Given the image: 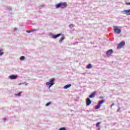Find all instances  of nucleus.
<instances>
[{
	"label": "nucleus",
	"instance_id": "f257e3e1",
	"mask_svg": "<svg viewBox=\"0 0 130 130\" xmlns=\"http://www.w3.org/2000/svg\"><path fill=\"white\" fill-rule=\"evenodd\" d=\"M54 78H52L51 79L49 80V82H47L46 83V85L47 86H49V89H50V87L52 86H53V85H54Z\"/></svg>",
	"mask_w": 130,
	"mask_h": 130
},
{
	"label": "nucleus",
	"instance_id": "f03ea898",
	"mask_svg": "<svg viewBox=\"0 0 130 130\" xmlns=\"http://www.w3.org/2000/svg\"><path fill=\"white\" fill-rule=\"evenodd\" d=\"M118 28V26H114V31L117 34H120L121 33V29Z\"/></svg>",
	"mask_w": 130,
	"mask_h": 130
},
{
	"label": "nucleus",
	"instance_id": "7ed1b4c3",
	"mask_svg": "<svg viewBox=\"0 0 130 130\" xmlns=\"http://www.w3.org/2000/svg\"><path fill=\"white\" fill-rule=\"evenodd\" d=\"M125 44V42L124 41H122L118 45L117 48L118 49L121 48L123 46H124Z\"/></svg>",
	"mask_w": 130,
	"mask_h": 130
},
{
	"label": "nucleus",
	"instance_id": "20e7f679",
	"mask_svg": "<svg viewBox=\"0 0 130 130\" xmlns=\"http://www.w3.org/2000/svg\"><path fill=\"white\" fill-rule=\"evenodd\" d=\"M113 53V50L112 49L109 50L108 51H107L106 52V55H111L112 53Z\"/></svg>",
	"mask_w": 130,
	"mask_h": 130
},
{
	"label": "nucleus",
	"instance_id": "39448f33",
	"mask_svg": "<svg viewBox=\"0 0 130 130\" xmlns=\"http://www.w3.org/2000/svg\"><path fill=\"white\" fill-rule=\"evenodd\" d=\"M123 12L124 13V14L125 15H127V16H129L130 15V9H129V10H124Z\"/></svg>",
	"mask_w": 130,
	"mask_h": 130
},
{
	"label": "nucleus",
	"instance_id": "423d86ee",
	"mask_svg": "<svg viewBox=\"0 0 130 130\" xmlns=\"http://www.w3.org/2000/svg\"><path fill=\"white\" fill-rule=\"evenodd\" d=\"M91 103H92V101L90 99H86V106H89Z\"/></svg>",
	"mask_w": 130,
	"mask_h": 130
},
{
	"label": "nucleus",
	"instance_id": "0eeeda50",
	"mask_svg": "<svg viewBox=\"0 0 130 130\" xmlns=\"http://www.w3.org/2000/svg\"><path fill=\"white\" fill-rule=\"evenodd\" d=\"M95 95H96V91H94L89 96V98H94Z\"/></svg>",
	"mask_w": 130,
	"mask_h": 130
},
{
	"label": "nucleus",
	"instance_id": "6e6552de",
	"mask_svg": "<svg viewBox=\"0 0 130 130\" xmlns=\"http://www.w3.org/2000/svg\"><path fill=\"white\" fill-rule=\"evenodd\" d=\"M60 35H61V34H58L57 35H52V37L54 39H55V38H57V37H59V36H60Z\"/></svg>",
	"mask_w": 130,
	"mask_h": 130
},
{
	"label": "nucleus",
	"instance_id": "1a4fd4ad",
	"mask_svg": "<svg viewBox=\"0 0 130 130\" xmlns=\"http://www.w3.org/2000/svg\"><path fill=\"white\" fill-rule=\"evenodd\" d=\"M9 79H11V80H15L17 79V76L15 75H11L9 76Z\"/></svg>",
	"mask_w": 130,
	"mask_h": 130
},
{
	"label": "nucleus",
	"instance_id": "9d476101",
	"mask_svg": "<svg viewBox=\"0 0 130 130\" xmlns=\"http://www.w3.org/2000/svg\"><path fill=\"white\" fill-rule=\"evenodd\" d=\"M60 8H61V9H64L66 8V3H60Z\"/></svg>",
	"mask_w": 130,
	"mask_h": 130
},
{
	"label": "nucleus",
	"instance_id": "9b49d317",
	"mask_svg": "<svg viewBox=\"0 0 130 130\" xmlns=\"http://www.w3.org/2000/svg\"><path fill=\"white\" fill-rule=\"evenodd\" d=\"M36 31H37V30L36 29H31L30 30H27V33H31V32H36Z\"/></svg>",
	"mask_w": 130,
	"mask_h": 130
},
{
	"label": "nucleus",
	"instance_id": "f8f14e48",
	"mask_svg": "<svg viewBox=\"0 0 130 130\" xmlns=\"http://www.w3.org/2000/svg\"><path fill=\"white\" fill-rule=\"evenodd\" d=\"M56 9H58V8H60V3L56 4L55 5Z\"/></svg>",
	"mask_w": 130,
	"mask_h": 130
},
{
	"label": "nucleus",
	"instance_id": "ddd939ff",
	"mask_svg": "<svg viewBox=\"0 0 130 130\" xmlns=\"http://www.w3.org/2000/svg\"><path fill=\"white\" fill-rule=\"evenodd\" d=\"M72 86V84H67L66 85V89H68V88H70V87Z\"/></svg>",
	"mask_w": 130,
	"mask_h": 130
},
{
	"label": "nucleus",
	"instance_id": "4468645a",
	"mask_svg": "<svg viewBox=\"0 0 130 130\" xmlns=\"http://www.w3.org/2000/svg\"><path fill=\"white\" fill-rule=\"evenodd\" d=\"M87 69H92V64L91 63L88 64Z\"/></svg>",
	"mask_w": 130,
	"mask_h": 130
},
{
	"label": "nucleus",
	"instance_id": "2eb2a0df",
	"mask_svg": "<svg viewBox=\"0 0 130 130\" xmlns=\"http://www.w3.org/2000/svg\"><path fill=\"white\" fill-rule=\"evenodd\" d=\"M101 106V105H100L99 104L96 105L95 107V109H99V108H100V107Z\"/></svg>",
	"mask_w": 130,
	"mask_h": 130
},
{
	"label": "nucleus",
	"instance_id": "dca6fc26",
	"mask_svg": "<svg viewBox=\"0 0 130 130\" xmlns=\"http://www.w3.org/2000/svg\"><path fill=\"white\" fill-rule=\"evenodd\" d=\"M75 27V25L74 24H70L69 25V28H71V29H72V28H74Z\"/></svg>",
	"mask_w": 130,
	"mask_h": 130
},
{
	"label": "nucleus",
	"instance_id": "f3484780",
	"mask_svg": "<svg viewBox=\"0 0 130 130\" xmlns=\"http://www.w3.org/2000/svg\"><path fill=\"white\" fill-rule=\"evenodd\" d=\"M104 103V100H102L101 101L99 102V104L101 105V104Z\"/></svg>",
	"mask_w": 130,
	"mask_h": 130
},
{
	"label": "nucleus",
	"instance_id": "a211bd4d",
	"mask_svg": "<svg viewBox=\"0 0 130 130\" xmlns=\"http://www.w3.org/2000/svg\"><path fill=\"white\" fill-rule=\"evenodd\" d=\"M2 51H3V50L0 49V55L1 56L3 55V54L4 53L3 52H2Z\"/></svg>",
	"mask_w": 130,
	"mask_h": 130
},
{
	"label": "nucleus",
	"instance_id": "6ab92c4d",
	"mask_svg": "<svg viewBox=\"0 0 130 130\" xmlns=\"http://www.w3.org/2000/svg\"><path fill=\"white\" fill-rule=\"evenodd\" d=\"M20 59H21V60H24V59H25V56H22L20 57Z\"/></svg>",
	"mask_w": 130,
	"mask_h": 130
},
{
	"label": "nucleus",
	"instance_id": "aec40b11",
	"mask_svg": "<svg viewBox=\"0 0 130 130\" xmlns=\"http://www.w3.org/2000/svg\"><path fill=\"white\" fill-rule=\"evenodd\" d=\"M21 94H22V92H19L18 93L15 94L16 96H21Z\"/></svg>",
	"mask_w": 130,
	"mask_h": 130
},
{
	"label": "nucleus",
	"instance_id": "412c9836",
	"mask_svg": "<svg viewBox=\"0 0 130 130\" xmlns=\"http://www.w3.org/2000/svg\"><path fill=\"white\" fill-rule=\"evenodd\" d=\"M102 122H99L98 123H96V126L98 127L99 126V125Z\"/></svg>",
	"mask_w": 130,
	"mask_h": 130
},
{
	"label": "nucleus",
	"instance_id": "4be33fe9",
	"mask_svg": "<svg viewBox=\"0 0 130 130\" xmlns=\"http://www.w3.org/2000/svg\"><path fill=\"white\" fill-rule=\"evenodd\" d=\"M63 39H64V38H61L60 39H59V42H62V40H63Z\"/></svg>",
	"mask_w": 130,
	"mask_h": 130
},
{
	"label": "nucleus",
	"instance_id": "5701e85b",
	"mask_svg": "<svg viewBox=\"0 0 130 130\" xmlns=\"http://www.w3.org/2000/svg\"><path fill=\"white\" fill-rule=\"evenodd\" d=\"M51 104V102H48L46 104V106H49V105H50Z\"/></svg>",
	"mask_w": 130,
	"mask_h": 130
},
{
	"label": "nucleus",
	"instance_id": "b1692460",
	"mask_svg": "<svg viewBox=\"0 0 130 130\" xmlns=\"http://www.w3.org/2000/svg\"><path fill=\"white\" fill-rule=\"evenodd\" d=\"M59 130H66V127H62V128H60L59 129Z\"/></svg>",
	"mask_w": 130,
	"mask_h": 130
},
{
	"label": "nucleus",
	"instance_id": "393cba45",
	"mask_svg": "<svg viewBox=\"0 0 130 130\" xmlns=\"http://www.w3.org/2000/svg\"><path fill=\"white\" fill-rule=\"evenodd\" d=\"M126 5H127V6H130V3L129 2H126Z\"/></svg>",
	"mask_w": 130,
	"mask_h": 130
},
{
	"label": "nucleus",
	"instance_id": "a878e982",
	"mask_svg": "<svg viewBox=\"0 0 130 130\" xmlns=\"http://www.w3.org/2000/svg\"><path fill=\"white\" fill-rule=\"evenodd\" d=\"M119 110H120V108L118 107V108L117 109V111H119Z\"/></svg>",
	"mask_w": 130,
	"mask_h": 130
},
{
	"label": "nucleus",
	"instance_id": "bb28decb",
	"mask_svg": "<svg viewBox=\"0 0 130 130\" xmlns=\"http://www.w3.org/2000/svg\"><path fill=\"white\" fill-rule=\"evenodd\" d=\"M113 105H114V103H113L111 106V107H112L113 106Z\"/></svg>",
	"mask_w": 130,
	"mask_h": 130
},
{
	"label": "nucleus",
	"instance_id": "cd10ccee",
	"mask_svg": "<svg viewBox=\"0 0 130 130\" xmlns=\"http://www.w3.org/2000/svg\"><path fill=\"white\" fill-rule=\"evenodd\" d=\"M64 89H66V86H64Z\"/></svg>",
	"mask_w": 130,
	"mask_h": 130
},
{
	"label": "nucleus",
	"instance_id": "c85d7f7f",
	"mask_svg": "<svg viewBox=\"0 0 130 130\" xmlns=\"http://www.w3.org/2000/svg\"><path fill=\"white\" fill-rule=\"evenodd\" d=\"M99 129H100V128H99Z\"/></svg>",
	"mask_w": 130,
	"mask_h": 130
}]
</instances>
